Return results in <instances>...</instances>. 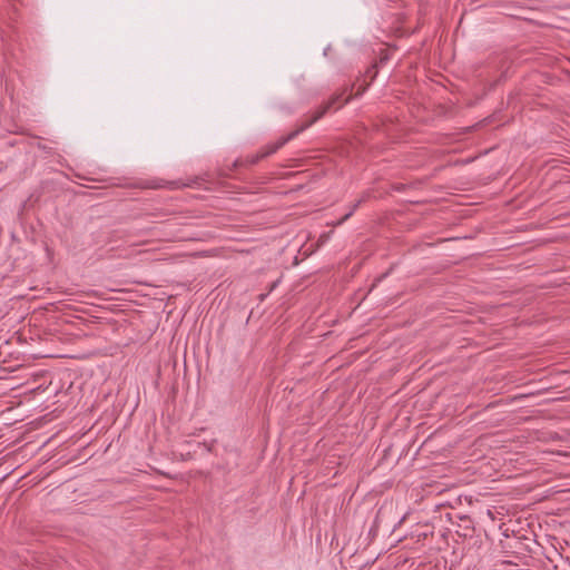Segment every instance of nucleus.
Segmentation results:
<instances>
[{
  "instance_id": "f257e3e1",
  "label": "nucleus",
  "mask_w": 570,
  "mask_h": 570,
  "mask_svg": "<svg viewBox=\"0 0 570 570\" xmlns=\"http://www.w3.org/2000/svg\"><path fill=\"white\" fill-rule=\"evenodd\" d=\"M298 135H299V130H293L288 135L281 137L277 141L266 145L257 154L248 156L245 159V161L239 160V159L235 160L233 164V168H237L238 166H243L244 164H246L248 166L256 165L259 160L275 154L285 144L293 140Z\"/></svg>"
},
{
  "instance_id": "f03ea898",
  "label": "nucleus",
  "mask_w": 570,
  "mask_h": 570,
  "mask_svg": "<svg viewBox=\"0 0 570 570\" xmlns=\"http://www.w3.org/2000/svg\"><path fill=\"white\" fill-rule=\"evenodd\" d=\"M347 89H344L342 92L334 94L326 102L322 104L312 115L311 117L303 121L295 130H299V134L306 130L308 127H311L313 124L318 121L321 118H323L331 108L335 107L337 104L338 106L336 109L341 108L345 104L348 102L350 97L343 99V96L345 95Z\"/></svg>"
},
{
  "instance_id": "7ed1b4c3",
  "label": "nucleus",
  "mask_w": 570,
  "mask_h": 570,
  "mask_svg": "<svg viewBox=\"0 0 570 570\" xmlns=\"http://www.w3.org/2000/svg\"><path fill=\"white\" fill-rule=\"evenodd\" d=\"M199 181V177H195L187 183L181 181H165L163 179H153V180H146L135 184V187L141 188V189H160V188H168V189H176L181 187H191L194 185H197Z\"/></svg>"
},
{
  "instance_id": "20e7f679",
  "label": "nucleus",
  "mask_w": 570,
  "mask_h": 570,
  "mask_svg": "<svg viewBox=\"0 0 570 570\" xmlns=\"http://www.w3.org/2000/svg\"><path fill=\"white\" fill-rule=\"evenodd\" d=\"M370 197H371V193L365 191L361 196V198L352 205L351 210L342 217V219L338 222V224H342L343 222L347 220L353 215V213L358 208V206L362 203L366 202Z\"/></svg>"
},
{
  "instance_id": "39448f33",
  "label": "nucleus",
  "mask_w": 570,
  "mask_h": 570,
  "mask_svg": "<svg viewBox=\"0 0 570 570\" xmlns=\"http://www.w3.org/2000/svg\"><path fill=\"white\" fill-rule=\"evenodd\" d=\"M366 75L370 77V82H367L365 86H360L356 91V96L362 95L366 90V88L370 86V83L375 79V77L377 75L376 63H374L367 68Z\"/></svg>"
},
{
  "instance_id": "423d86ee",
  "label": "nucleus",
  "mask_w": 570,
  "mask_h": 570,
  "mask_svg": "<svg viewBox=\"0 0 570 570\" xmlns=\"http://www.w3.org/2000/svg\"><path fill=\"white\" fill-rule=\"evenodd\" d=\"M460 520L463 521V525L465 527V529H472V520L469 517L462 515L460 517Z\"/></svg>"
},
{
  "instance_id": "0eeeda50",
  "label": "nucleus",
  "mask_w": 570,
  "mask_h": 570,
  "mask_svg": "<svg viewBox=\"0 0 570 570\" xmlns=\"http://www.w3.org/2000/svg\"><path fill=\"white\" fill-rule=\"evenodd\" d=\"M556 570H570V562L563 561L561 566H556Z\"/></svg>"
},
{
  "instance_id": "6e6552de",
  "label": "nucleus",
  "mask_w": 570,
  "mask_h": 570,
  "mask_svg": "<svg viewBox=\"0 0 570 570\" xmlns=\"http://www.w3.org/2000/svg\"><path fill=\"white\" fill-rule=\"evenodd\" d=\"M37 147H38L39 149L43 150V151H45V153H47V154H50V153H51V147H48V146L42 145V144H40V142L37 145Z\"/></svg>"
},
{
  "instance_id": "1a4fd4ad",
  "label": "nucleus",
  "mask_w": 570,
  "mask_h": 570,
  "mask_svg": "<svg viewBox=\"0 0 570 570\" xmlns=\"http://www.w3.org/2000/svg\"><path fill=\"white\" fill-rule=\"evenodd\" d=\"M530 394H517L514 395L511 401H518V400H522L524 397H528Z\"/></svg>"
},
{
  "instance_id": "9d476101",
  "label": "nucleus",
  "mask_w": 570,
  "mask_h": 570,
  "mask_svg": "<svg viewBox=\"0 0 570 570\" xmlns=\"http://www.w3.org/2000/svg\"><path fill=\"white\" fill-rule=\"evenodd\" d=\"M8 345H9V343L7 342L4 346L0 347V355L3 353L4 347L8 346Z\"/></svg>"
},
{
  "instance_id": "9b49d317",
  "label": "nucleus",
  "mask_w": 570,
  "mask_h": 570,
  "mask_svg": "<svg viewBox=\"0 0 570 570\" xmlns=\"http://www.w3.org/2000/svg\"><path fill=\"white\" fill-rule=\"evenodd\" d=\"M276 285H277V282H274V283L272 284V286H271V291H273V289L276 287Z\"/></svg>"
},
{
  "instance_id": "f8f14e48",
  "label": "nucleus",
  "mask_w": 570,
  "mask_h": 570,
  "mask_svg": "<svg viewBox=\"0 0 570 570\" xmlns=\"http://www.w3.org/2000/svg\"><path fill=\"white\" fill-rule=\"evenodd\" d=\"M266 294L259 295V299L263 301L265 298Z\"/></svg>"
}]
</instances>
